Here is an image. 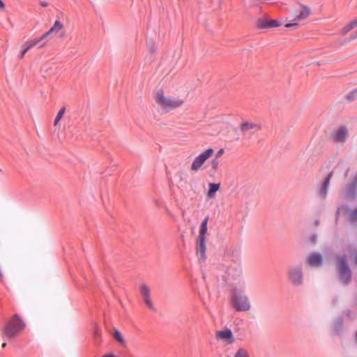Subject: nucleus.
Masks as SVG:
<instances>
[{
    "mask_svg": "<svg viewBox=\"0 0 357 357\" xmlns=\"http://www.w3.org/2000/svg\"><path fill=\"white\" fill-rule=\"evenodd\" d=\"M349 220L353 223L357 222V207L350 213Z\"/></svg>",
    "mask_w": 357,
    "mask_h": 357,
    "instance_id": "27",
    "label": "nucleus"
},
{
    "mask_svg": "<svg viewBox=\"0 0 357 357\" xmlns=\"http://www.w3.org/2000/svg\"><path fill=\"white\" fill-rule=\"evenodd\" d=\"M155 101L162 107L167 109L177 108L181 106L183 103V101L182 100L165 97L163 91L162 90H160L157 92Z\"/></svg>",
    "mask_w": 357,
    "mask_h": 357,
    "instance_id": "4",
    "label": "nucleus"
},
{
    "mask_svg": "<svg viewBox=\"0 0 357 357\" xmlns=\"http://www.w3.org/2000/svg\"><path fill=\"white\" fill-rule=\"evenodd\" d=\"M100 335V330L98 328H96L94 330V335L96 340L99 337Z\"/></svg>",
    "mask_w": 357,
    "mask_h": 357,
    "instance_id": "33",
    "label": "nucleus"
},
{
    "mask_svg": "<svg viewBox=\"0 0 357 357\" xmlns=\"http://www.w3.org/2000/svg\"><path fill=\"white\" fill-rule=\"evenodd\" d=\"M353 181L357 183V175L354 178Z\"/></svg>",
    "mask_w": 357,
    "mask_h": 357,
    "instance_id": "43",
    "label": "nucleus"
},
{
    "mask_svg": "<svg viewBox=\"0 0 357 357\" xmlns=\"http://www.w3.org/2000/svg\"><path fill=\"white\" fill-rule=\"evenodd\" d=\"M346 100L348 102H353L356 100H357V88L354 89L351 91H350L346 96Z\"/></svg>",
    "mask_w": 357,
    "mask_h": 357,
    "instance_id": "21",
    "label": "nucleus"
},
{
    "mask_svg": "<svg viewBox=\"0 0 357 357\" xmlns=\"http://www.w3.org/2000/svg\"><path fill=\"white\" fill-rule=\"evenodd\" d=\"M357 38V34L356 35H354V36H351L350 37V38L348 40V42H351L352 40H354Z\"/></svg>",
    "mask_w": 357,
    "mask_h": 357,
    "instance_id": "39",
    "label": "nucleus"
},
{
    "mask_svg": "<svg viewBox=\"0 0 357 357\" xmlns=\"http://www.w3.org/2000/svg\"><path fill=\"white\" fill-rule=\"evenodd\" d=\"M312 241L314 243L317 241V235L314 234L311 237Z\"/></svg>",
    "mask_w": 357,
    "mask_h": 357,
    "instance_id": "40",
    "label": "nucleus"
},
{
    "mask_svg": "<svg viewBox=\"0 0 357 357\" xmlns=\"http://www.w3.org/2000/svg\"><path fill=\"white\" fill-rule=\"evenodd\" d=\"M102 357H117V356L112 354H107L104 355Z\"/></svg>",
    "mask_w": 357,
    "mask_h": 357,
    "instance_id": "41",
    "label": "nucleus"
},
{
    "mask_svg": "<svg viewBox=\"0 0 357 357\" xmlns=\"http://www.w3.org/2000/svg\"><path fill=\"white\" fill-rule=\"evenodd\" d=\"M6 347V342L3 343V344H2V347H3V348H5Z\"/></svg>",
    "mask_w": 357,
    "mask_h": 357,
    "instance_id": "44",
    "label": "nucleus"
},
{
    "mask_svg": "<svg viewBox=\"0 0 357 357\" xmlns=\"http://www.w3.org/2000/svg\"><path fill=\"white\" fill-rule=\"evenodd\" d=\"M29 50V47H27V46L26 45V44H25V45H24V49L22 50V51L21 54H20L19 57H20V59H22V58L24 56L25 54H26Z\"/></svg>",
    "mask_w": 357,
    "mask_h": 357,
    "instance_id": "32",
    "label": "nucleus"
},
{
    "mask_svg": "<svg viewBox=\"0 0 357 357\" xmlns=\"http://www.w3.org/2000/svg\"><path fill=\"white\" fill-rule=\"evenodd\" d=\"M231 304L237 312H247L251 307L248 297L243 292L237 290L232 292Z\"/></svg>",
    "mask_w": 357,
    "mask_h": 357,
    "instance_id": "2",
    "label": "nucleus"
},
{
    "mask_svg": "<svg viewBox=\"0 0 357 357\" xmlns=\"http://www.w3.org/2000/svg\"><path fill=\"white\" fill-rule=\"evenodd\" d=\"M310 13V10L307 6H301L298 10L296 11L294 20L299 21L306 19Z\"/></svg>",
    "mask_w": 357,
    "mask_h": 357,
    "instance_id": "15",
    "label": "nucleus"
},
{
    "mask_svg": "<svg viewBox=\"0 0 357 357\" xmlns=\"http://www.w3.org/2000/svg\"><path fill=\"white\" fill-rule=\"evenodd\" d=\"M240 128L243 132H245L252 129H256V131H258L261 130V126L256 123L245 121L241 125Z\"/></svg>",
    "mask_w": 357,
    "mask_h": 357,
    "instance_id": "17",
    "label": "nucleus"
},
{
    "mask_svg": "<svg viewBox=\"0 0 357 357\" xmlns=\"http://www.w3.org/2000/svg\"><path fill=\"white\" fill-rule=\"evenodd\" d=\"M141 294L144 297L150 296V289L146 284H142L141 287Z\"/></svg>",
    "mask_w": 357,
    "mask_h": 357,
    "instance_id": "26",
    "label": "nucleus"
},
{
    "mask_svg": "<svg viewBox=\"0 0 357 357\" xmlns=\"http://www.w3.org/2000/svg\"><path fill=\"white\" fill-rule=\"evenodd\" d=\"M63 26V24L59 20H56L54 25L44 33V37H47L48 39L52 38L57 34Z\"/></svg>",
    "mask_w": 357,
    "mask_h": 357,
    "instance_id": "13",
    "label": "nucleus"
},
{
    "mask_svg": "<svg viewBox=\"0 0 357 357\" xmlns=\"http://www.w3.org/2000/svg\"><path fill=\"white\" fill-rule=\"evenodd\" d=\"M48 40L49 39L47 37H44V34H43L40 38H34L26 42V45L29 47V50L34 47L41 48L46 45Z\"/></svg>",
    "mask_w": 357,
    "mask_h": 357,
    "instance_id": "11",
    "label": "nucleus"
},
{
    "mask_svg": "<svg viewBox=\"0 0 357 357\" xmlns=\"http://www.w3.org/2000/svg\"><path fill=\"white\" fill-rule=\"evenodd\" d=\"M234 357H249L248 353L246 349L243 348H239L235 353Z\"/></svg>",
    "mask_w": 357,
    "mask_h": 357,
    "instance_id": "24",
    "label": "nucleus"
},
{
    "mask_svg": "<svg viewBox=\"0 0 357 357\" xmlns=\"http://www.w3.org/2000/svg\"><path fill=\"white\" fill-rule=\"evenodd\" d=\"M344 327V320L342 317H339L333 322V331L336 335H340Z\"/></svg>",
    "mask_w": 357,
    "mask_h": 357,
    "instance_id": "16",
    "label": "nucleus"
},
{
    "mask_svg": "<svg viewBox=\"0 0 357 357\" xmlns=\"http://www.w3.org/2000/svg\"><path fill=\"white\" fill-rule=\"evenodd\" d=\"M307 263L312 267L321 266L323 264L322 255L319 252H313L308 257Z\"/></svg>",
    "mask_w": 357,
    "mask_h": 357,
    "instance_id": "10",
    "label": "nucleus"
},
{
    "mask_svg": "<svg viewBox=\"0 0 357 357\" xmlns=\"http://www.w3.org/2000/svg\"><path fill=\"white\" fill-rule=\"evenodd\" d=\"M348 135L347 128L344 126H341L335 133L333 139L337 142H344Z\"/></svg>",
    "mask_w": 357,
    "mask_h": 357,
    "instance_id": "14",
    "label": "nucleus"
},
{
    "mask_svg": "<svg viewBox=\"0 0 357 357\" xmlns=\"http://www.w3.org/2000/svg\"><path fill=\"white\" fill-rule=\"evenodd\" d=\"M223 153H224V149H220L216 153L215 158L220 157L223 154Z\"/></svg>",
    "mask_w": 357,
    "mask_h": 357,
    "instance_id": "35",
    "label": "nucleus"
},
{
    "mask_svg": "<svg viewBox=\"0 0 357 357\" xmlns=\"http://www.w3.org/2000/svg\"><path fill=\"white\" fill-rule=\"evenodd\" d=\"M208 217H206L200 225L199 236H205L207 233V224Z\"/></svg>",
    "mask_w": 357,
    "mask_h": 357,
    "instance_id": "20",
    "label": "nucleus"
},
{
    "mask_svg": "<svg viewBox=\"0 0 357 357\" xmlns=\"http://www.w3.org/2000/svg\"><path fill=\"white\" fill-rule=\"evenodd\" d=\"M298 24L297 22H292V23H287L285 24L284 26L287 28L291 27V26H298Z\"/></svg>",
    "mask_w": 357,
    "mask_h": 357,
    "instance_id": "34",
    "label": "nucleus"
},
{
    "mask_svg": "<svg viewBox=\"0 0 357 357\" xmlns=\"http://www.w3.org/2000/svg\"><path fill=\"white\" fill-rule=\"evenodd\" d=\"M146 45L149 51L151 54H155L157 51V47L153 40H148L146 41Z\"/></svg>",
    "mask_w": 357,
    "mask_h": 357,
    "instance_id": "22",
    "label": "nucleus"
},
{
    "mask_svg": "<svg viewBox=\"0 0 357 357\" xmlns=\"http://www.w3.org/2000/svg\"><path fill=\"white\" fill-rule=\"evenodd\" d=\"M206 237L199 236L197 241V255L200 263L204 262L206 259Z\"/></svg>",
    "mask_w": 357,
    "mask_h": 357,
    "instance_id": "7",
    "label": "nucleus"
},
{
    "mask_svg": "<svg viewBox=\"0 0 357 357\" xmlns=\"http://www.w3.org/2000/svg\"><path fill=\"white\" fill-rule=\"evenodd\" d=\"M356 262H357V254H356Z\"/></svg>",
    "mask_w": 357,
    "mask_h": 357,
    "instance_id": "45",
    "label": "nucleus"
},
{
    "mask_svg": "<svg viewBox=\"0 0 357 357\" xmlns=\"http://www.w3.org/2000/svg\"><path fill=\"white\" fill-rule=\"evenodd\" d=\"M344 313L347 314V316L348 317H349L351 316V311H350V310H348L344 311Z\"/></svg>",
    "mask_w": 357,
    "mask_h": 357,
    "instance_id": "42",
    "label": "nucleus"
},
{
    "mask_svg": "<svg viewBox=\"0 0 357 357\" xmlns=\"http://www.w3.org/2000/svg\"><path fill=\"white\" fill-rule=\"evenodd\" d=\"M347 193L351 198H355L357 195V183L351 181L347 185Z\"/></svg>",
    "mask_w": 357,
    "mask_h": 357,
    "instance_id": "19",
    "label": "nucleus"
},
{
    "mask_svg": "<svg viewBox=\"0 0 357 357\" xmlns=\"http://www.w3.org/2000/svg\"><path fill=\"white\" fill-rule=\"evenodd\" d=\"M353 27H356L357 26V18L350 22Z\"/></svg>",
    "mask_w": 357,
    "mask_h": 357,
    "instance_id": "37",
    "label": "nucleus"
},
{
    "mask_svg": "<svg viewBox=\"0 0 357 357\" xmlns=\"http://www.w3.org/2000/svg\"><path fill=\"white\" fill-rule=\"evenodd\" d=\"M40 5L42 7H47L49 5V3L47 2V1H42L40 2Z\"/></svg>",
    "mask_w": 357,
    "mask_h": 357,
    "instance_id": "36",
    "label": "nucleus"
},
{
    "mask_svg": "<svg viewBox=\"0 0 357 357\" xmlns=\"http://www.w3.org/2000/svg\"><path fill=\"white\" fill-rule=\"evenodd\" d=\"M217 337L227 342L229 344H231L234 342L232 331L229 328L217 331Z\"/></svg>",
    "mask_w": 357,
    "mask_h": 357,
    "instance_id": "12",
    "label": "nucleus"
},
{
    "mask_svg": "<svg viewBox=\"0 0 357 357\" xmlns=\"http://www.w3.org/2000/svg\"><path fill=\"white\" fill-rule=\"evenodd\" d=\"M6 7L5 3L3 2L2 0H0V9L3 10Z\"/></svg>",
    "mask_w": 357,
    "mask_h": 357,
    "instance_id": "38",
    "label": "nucleus"
},
{
    "mask_svg": "<svg viewBox=\"0 0 357 357\" xmlns=\"http://www.w3.org/2000/svg\"><path fill=\"white\" fill-rule=\"evenodd\" d=\"M0 171H1V169H0Z\"/></svg>",
    "mask_w": 357,
    "mask_h": 357,
    "instance_id": "46",
    "label": "nucleus"
},
{
    "mask_svg": "<svg viewBox=\"0 0 357 357\" xmlns=\"http://www.w3.org/2000/svg\"><path fill=\"white\" fill-rule=\"evenodd\" d=\"M114 337L119 342L124 343V339L121 335V333L118 330H116L114 332Z\"/></svg>",
    "mask_w": 357,
    "mask_h": 357,
    "instance_id": "29",
    "label": "nucleus"
},
{
    "mask_svg": "<svg viewBox=\"0 0 357 357\" xmlns=\"http://www.w3.org/2000/svg\"><path fill=\"white\" fill-rule=\"evenodd\" d=\"M25 323L17 314H14L3 328V335L8 340L16 337L25 328Z\"/></svg>",
    "mask_w": 357,
    "mask_h": 357,
    "instance_id": "1",
    "label": "nucleus"
},
{
    "mask_svg": "<svg viewBox=\"0 0 357 357\" xmlns=\"http://www.w3.org/2000/svg\"><path fill=\"white\" fill-rule=\"evenodd\" d=\"M213 152L214 151L212 148H208L205 151L199 154L192 162L190 169L194 172H197L204 163L213 155Z\"/></svg>",
    "mask_w": 357,
    "mask_h": 357,
    "instance_id": "6",
    "label": "nucleus"
},
{
    "mask_svg": "<svg viewBox=\"0 0 357 357\" xmlns=\"http://www.w3.org/2000/svg\"><path fill=\"white\" fill-rule=\"evenodd\" d=\"M288 276L293 285L301 286L303 282V272L301 265L292 267L288 271Z\"/></svg>",
    "mask_w": 357,
    "mask_h": 357,
    "instance_id": "5",
    "label": "nucleus"
},
{
    "mask_svg": "<svg viewBox=\"0 0 357 357\" xmlns=\"http://www.w3.org/2000/svg\"><path fill=\"white\" fill-rule=\"evenodd\" d=\"M280 22L278 20H271L268 18L259 19L257 21V27L261 29L278 27L280 26Z\"/></svg>",
    "mask_w": 357,
    "mask_h": 357,
    "instance_id": "8",
    "label": "nucleus"
},
{
    "mask_svg": "<svg viewBox=\"0 0 357 357\" xmlns=\"http://www.w3.org/2000/svg\"><path fill=\"white\" fill-rule=\"evenodd\" d=\"M143 299H144V303L147 305V307L151 310L154 311V312L156 310L155 307H154V305H153V303L151 302L150 296H146V297H144Z\"/></svg>",
    "mask_w": 357,
    "mask_h": 357,
    "instance_id": "25",
    "label": "nucleus"
},
{
    "mask_svg": "<svg viewBox=\"0 0 357 357\" xmlns=\"http://www.w3.org/2000/svg\"><path fill=\"white\" fill-rule=\"evenodd\" d=\"M218 166H219V161L218 160V159L215 158V159L212 160L211 167L213 168V169L216 170L218 168Z\"/></svg>",
    "mask_w": 357,
    "mask_h": 357,
    "instance_id": "30",
    "label": "nucleus"
},
{
    "mask_svg": "<svg viewBox=\"0 0 357 357\" xmlns=\"http://www.w3.org/2000/svg\"><path fill=\"white\" fill-rule=\"evenodd\" d=\"M333 175V172H331L328 174L326 177L324 178L321 187L319 188L317 194L323 199H325L327 197L328 189L330 184V181Z\"/></svg>",
    "mask_w": 357,
    "mask_h": 357,
    "instance_id": "9",
    "label": "nucleus"
},
{
    "mask_svg": "<svg viewBox=\"0 0 357 357\" xmlns=\"http://www.w3.org/2000/svg\"><path fill=\"white\" fill-rule=\"evenodd\" d=\"M336 259L340 278L344 284H348L351 280L352 273L347 258L342 256L337 257Z\"/></svg>",
    "mask_w": 357,
    "mask_h": 357,
    "instance_id": "3",
    "label": "nucleus"
},
{
    "mask_svg": "<svg viewBox=\"0 0 357 357\" xmlns=\"http://www.w3.org/2000/svg\"><path fill=\"white\" fill-rule=\"evenodd\" d=\"M211 3L213 5L214 9L219 8L222 2V0H211Z\"/></svg>",
    "mask_w": 357,
    "mask_h": 357,
    "instance_id": "31",
    "label": "nucleus"
},
{
    "mask_svg": "<svg viewBox=\"0 0 357 357\" xmlns=\"http://www.w3.org/2000/svg\"><path fill=\"white\" fill-rule=\"evenodd\" d=\"M66 112V107H63L59 111V112L57 113L56 114V116L54 119V126H56L59 122L60 121V120L62 119L64 113Z\"/></svg>",
    "mask_w": 357,
    "mask_h": 357,
    "instance_id": "23",
    "label": "nucleus"
},
{
    "mask_svg": "<svg viewBox=\"0 0 357 357\" xmlns=\"http://www.w3.org/2000/svg\"><path fill=\"white\" fill-rule=\"evenodd\" d=\"M220 188V183H210L208 184V190L207 192L208 197L210 199L214 198L215 197L216 192L219 190Z\"/></svg>",
    "mask_w": 357,
    "mask_h": 357,
    "instance_id": "18",
    "label": "nucleus"
},
{
    "mask_svg": "<svg viewBox=\"0 0 357 357\" xmlns=\"http://www.w3.org/2000/svg\"><path fill=\"white\" fill-rule=\"evenodd\" d=\"M353 29H354L353 26L351 25V22H349L348 24H347L345 26H344L341 29L340 34L345 35Z\"/></svg>",
    "mask_w": 357,
    "mask_h": 357,
    "instance_id": "28",
    "label": "nucleus"
}]
</instances>
